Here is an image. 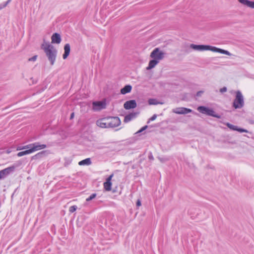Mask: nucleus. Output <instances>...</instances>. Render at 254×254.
<instances>
[{"instance_id": "obj_9", "label": "nucleus", "mask_w": 254, "mask_h": 254, "mask_svg": "<svg viewBox=\"0 0 254 254\" xmlns=\"http://www.w3.org/2000/svg\"><path fill=\"white\" fill-rule=\"evenodd\" d=\"M96 125L101 128H109L108 117L98 119L96 121Z\"/></svg>"}, {"instance_id": "obj_14", "label": "nucleus", "mask_w": 254, "mask_h": 254, "mask_svg": "<svg viewBox=\"0 0 254 254\" xmlns=\"http://www.w3.org/2000/svg\"><path fill=\"white\" fill-rule=\"evenodd\" d=\"M238 2L244 6L254 9V1L249 0H238Z\"/></svg>"}, {"instance_id": "obj_18", "label": "nucleus", "mask_w": 254, "mask_h": 254, "mask_svg": "<svg viewBox=\"0 0 254 254\" xmlns=\"http://www.w3.org/2000/svg\"><path fill=\"white\" fill-rule=\"evenodd\" d=\"M64 53L63 55V58L64 59H65L68 56L70 51V45L69 44H66L64 45Z\"/></svg>"}, {"instance_id": "obj_10", "label": "nucleus", "mask_w": 254, "mask_h": 254, "mask_svg": "<svg viewBox=\"0 0 254 254\" xmlns=\"http://www.w3.org/2000/svg\"><path fill=\"white\" fill-rule=\"evenodd\" d=\"M15 170V167L12 166L0 171V180L10 174Z\"/></svg>"}, {"instance_id": "obj_26", "label": "nucleus", "mask_w": 254, "mask_h": 254, "mask_svg": "<svg viewBox=\"0 0 254 254\" xmlns=\"http://www.w3.org/2000/svg\"><path fill=\"white\" fill-rule=\"evenodd\" d=\"M147 128V126H145L144 127H142L140 130H139L137 133H139L142 132V131L144 130Z\"/></svg>"}, {"instance_id": "obj_1", "label": "nucleus", "mask_w": 254, "mask_h": 254, "mask_svg": "<svg viewBox=\"0 0 254 254\" xmlns=\"http://www.w3.org/2000/svg\"><path fill=\"white\" fill-rule=\"evenodd\" d=\"M47 145L44 144H40L39 142H35L34 143L29 144L23 147L17 148V150L25 149L24 151L19 152L17 153V156L19 157L24 155H26L33 153L36 151L46 148Z\"/></svg>"}, {"instance_id": "obj_5", "label": "nucleus", "mask_w": 254, "mask_h": 254, "mask_svg": "<svg viewBox=\"0 0 254 254\" xmlns=\"http://www.w3.org/2000/svg\"><path fill=\"white\" fill-rule=\"evenodd\" d=\"M197 110L202 114L218 119L220 118V116L216 114L214 110L212 109L204 106H199L197 108Z\"/></svg>"}, {"instance_id": "obj_16", "label": "nucleus", "mask_w": 254, "mask_h": 254, "mask_svg": "<svg viewBox=\"0 0 254 254\" xmlns=\"http://www.w3.org/2000/svg\"><path fill=\"white\" fill-rule=\"evenodd\" d=\"M61 42V37L59 33H55L51 37V42L53 44H60Z\"/></svg>"}, {"instance_id": "obj_31", "label": "nucleus", "mask_w": 254, "mask_h": 254, "mask_svg": "<svg viewBox=\"0 0 254 254\" xmlns=\"http://www.w3.org/2000/svg\"><path fill=\"white\" fill-rule=\"evenodd\" d=\"M202 93H203V92H202V91H198V92H197V94H196V95H197V96H200V95H201V94Z\"/></svg>"}, {"instance_id": "obj_2", "label": "nucleus", "mask_w": 254, "mask_h": 254, "mask_svg": "<svg viewBox=\"0 0 254 254\" xmlns=\"http://www.w3.org/2000/svg\"><path fill=\"white\" fill-rule=\"evenodd\" d=\"M165 55V53L159 48H155L150 53V57L152 60L149 61L146 69L150 70L154 68L160 61L164 59Z\"/></svg>"}, {"instance_id": "obj_22", "label": "nucleus", "mask_w": 254, "mask_h": 254, "mask_svg": "<svg viewBox=\"0 0 254 254\" xmlns=\"http://www.w3.org/2000/svg\"><path fill=\"white\" fill-rule=\"evenodd\" d=\"M77 209V206L76 205H73L69 207V211L70 213H73L74 211H75Z\"/></svg>"}, {"instance_id": "obj_15", "label": "nucleus", "mask_w": 254, "mask_h": 254, "mask_svg": "<svg viewBox=\"0 0 254 254\" xmlns=\"http://www.w3.org/2000/svg\"><path fill=\"white\" fill-rule=\"evenodd\" d=\"M190 47L197 51H205L207 50V45H195L192 44L190 45Z\"/></svg>"}, {"instance_id": "obj_19", "label": "nucleus", "mask_w": 254, "mask_h": 254, "mask_svg": "<svg viewBox=\"0 0 254 254\" xmlns=\"http://www.w3.org/2000/svg\"><path fill=\"white\" fill-rule=\"evenodd\" d=\"M137 114L136 113H132L125 116L124 119V122L128 123L136 117Z\"/></svg>"}, {"instance_id": "obj_4", "label": "nucleus", "mask_w": 254, "mask_h": 254, "mask_svg": "<svg viewBox=\"0 0 254 254\" xmlns=\"http://www.w3.org/2000/svg\"><path fill=\"white\" fill-rule=\"evenodd\" d=\"M236 96L233 103V107L235 109H241L245 104L244 98L242 93L240 90L235 92Z\"/></svg>"}, {"instance_id": "obj_13", "label": "nucleus", "mask_w": 254, "mask_h": 254, "mask_svg": "<svg viewBox=\"0 0 254 254\" xmlns=\"http://www.w3.org/2000/svg\"><path fill=\"white\" fill-rule=\"evenodd\" d=\"M225 125L231 130H236L240 132H248L247 129L239 127L238 126L233 125L229 123H227Z\"/></svg>"}, {"instance_id": "obj_20", "label": "nucleus", "mask_w": 254, "mask_h": 254, "mask_svg": "<svg viewBox=\"0 0 254 254\" xmlns=\"http://www.w3.org/2000/svg\"><path fill=\"white\" fill-rule=\"evenodd\" d=\"M132 89L131 86L129 85H126L124 88H123L121 90V93L122 94H126L127 93H129Z\"/></svg>"}, {"instance_id": "obj_12", "label": "nucleus", "mask_w": 254, "mask_h": 254, "mask_svg": "<svg viewBox=\"0 0 254 254\" xmlns=\"http://www.w3.org/2000/svg\"><path fill=\"white\" fill-rule=\"evenodd\" d=\"M136 107V103L135 100H131L126 102L124 104V107L127 110L133 109Z\"/></svg>"}, {"instance_id": "obj_32", "label": "nucleus", "mask_w": 254, "mask_h": 254, "mask_svg": "<svg viewBox=\"0 0 254 254\" xmlns=\"http://www.w3.org/2000/svg\"><path fill=\"white\" fill-rule=\"evenodd\" d=\"M74 113H71V114L70 115V119H73L74 118Z\"/></svg>"}, {"instance_id": "obj_3", "label": "nucleus", "mask_w": 254, "mask_h": 254, "mask_svg": "<svg viewBox=\"0 0 254 254\" xmlns=\"http://www.w3.org/2000/svg\"><path fill=\"white\" fill-rule=\"evenodd\" d=\"M41 48L44 51L51 64L53 65L55 63L57 51L53 46L46 42H44L41 45Z\"/></svg>"}, {"instance_id": "obj_30", "label": "nucleus", "mask_w": 254, "mask_h": 254, "mask_svg": "<svg viewBox=\"0 0 254 254\" xmlns=\"http://www.w3.org/2000/svg\"><path fill=\"white\" fill-rule=\"evenodd\" d=\"M141 205V201L139 199H138L137 202H136V205L137 207H139Z\"/></svg>"}, {"instance_id": "obj_25", "label": "nucleus", "mask_w": 254, "mask_h": 254, "mask_svg": "<svg viewBox=\"0 0 254 254\" xmlns=\"http://www.w3.org/2000/svg\"><path fill=\"white\" fill-rule=\"evenodd\" d=\"M157 118L156 115H154L152 117H151L148 121L147 123H149L151 121H154Z\"/></svg>"}, {"instance_id": "obj_28", "label": "nucleus", "mask_w": 254, "mask_h": 254, "mask_svg": "<svg viewBox=\"0 0 254 254\" xmlns=\"http://www.w3.org/2000/svg\"><path fill=\"white\" fill-rule=\"evenodd\" d=\"M37 56H34V57L31 58H29L28 61H35L37 59Z\"/></svg>"}, {"instance_id": "obj_7", "label": "nucleus", "mask_w": 254, "mask_h": 254, "mask_svg": "<svg viewBox=\"0 0 254 254\" xmlns=\"http://www.w3.org/2000/svg\"><path fill=\"white\" fill-rule=\"evenodd\" d=\"M207 50H209L214 52H217L222 54H225L228 56H231L232 54L230 53L229 51L227 50H225L222 49H220L217 48L216 47H213L211 46L207 45Z\"/></svg>"}, {"instance_id": "obj_27", "label": "nucleus", "mask_w": 254, "mask_h": 254, "mask_svg": "<svg viewBox=\"0 0 254 254\" xmlns=\"http://www.w3.org/2000/svg\"><path fill=\"white\" fill-rule=\"evenodd\" d=\"M227 87H223V88H221L220 89V92L221 93H223L227 91Z\"/></svg>"}, {"instance_id": "obj_11", "label": "nucleus", "mask_w": 254, "mask_h": 254, "mask_svg": "<svg viewBox=\"0 0 254 254\" xmlns=\"http://www.w3.org/2000/svg\"><path fill=\"white\" fill-rule=\"evenodd\" d=\"M114 176V174H111L108 178H107L106 182L104 183V189L106 191H110L111 190L112 182L111 180Z\"/></svg>"}, {"instance_id": "obj_23", "label": "nucleus", "mask_w": 254, "mask_h": 254, "mask_svg": "<svg viewBox=\"0 0 254 254\" xmlns=\"http://www.w3.org/2000/svg\"><path fill=\"white\" fill-rule=\"evenodd\" d=\"M96 196V193H93L89 197H88V198H87L86 199V200L87 201H90L91 200L93 199V198H94Z\"/></svg>"}, {"instance_id": "obj_24", "label": "nucleus", "mask_w": 254, "mask_h": 254, "mask_svg": "<svg viewBox=\"0 0 254 254\" xmlns=\"http://www.w3.org/2000/svg\"><path fill=\"white\" fill-rule=\"evenodd\" d=\"M148 103L149 105H156L157 104L156 100L153 99H150L148 100Z\"/></svg>"}, {"instance_id": "obj_6", "label": "nucleus", "mask_w": 254, "mask_h": 254, "mask_svg": "<svg viewBox=\"0 0 254 254\" xmlns=\"http://www.w3.org/2000/svg\"><path fill=\"white\" fill-rule=\"evenodd\" d=\"M109 128H114L121 125V120L118 117H108Z\"/></svg>"}, {"instance_id": "obj_29", "label": "nucleus", "mask_w": 254, "mask_h": 254, "mask_svg": "<svg viewBox=\"0 0 254 254\" xmlns=\"http://www.w3.org/2000/svg\"><path fill=\"white\" fill-rule=\"evenodd\" d=\"M9 2V1H7V2H6L5 3H4L3 5H0V9H2V8H4L5 7L7 4H8V3Z\"/></svg>"}, {"instance_id": "obj_17", "label": "nucleus", "mask_w": 254, "mask_h": 254, "mask_svg": "<svg viewBox=\"0 0 254 254\" xmlns=\"http://www.w3.org/2000/svg\"><path fill=\"white\" fill-rule=\"evenodd\" d=\"M192 110L191 109L187 108H178L176 109V114H187L189 113L192 112Z\"/></svg>"}, {"instance_id": "obj_8", "label": "nucleus", "mask_w": 254, "mask_h": 254, "mask_svg": "<svg viewBox=\"0 0 254 254\" xmlns=\"http://www.w3.org/2000/svg\"><path fill=\"white\" fill-rule=\"evenodd\" d=\"M93 110L100 111L106 108V104L105 101H97L93 102Z\"/></svg>"}, {"instance_id": "obj_21", "label": "nucleus", "mask_w": 254, "mask_h": 254, "mask_svg": "<svg viewBox=\"0 0 254 254\" xmlns=\"http://www.w3.org/2000/svg\"><path fill=\"white\" fill-rule=\"evenodd\" d=\"M91 164L90 160H82L78 163V164L81 165H88Z\"/></svg>"}]
</instances>
